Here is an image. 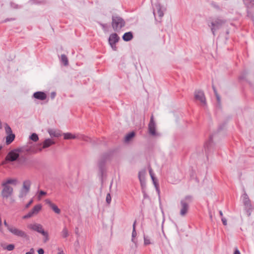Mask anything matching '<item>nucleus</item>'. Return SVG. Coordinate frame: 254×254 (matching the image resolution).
<instances>
[{
    "mask_svg": "<svg viewBox=\"0 0 254 254\" xmlns=\"http://www.w3.org/2000/svg\"><path fill=\"white\" fill-rule=\"evenodd\" d=\"M155 8L153 10V14L155 15V10L157 11L159 17L161 19L164 16V12L162 10V6L159 2L155 4Z\"/></svg>",
    "mask_w": 254,
    "mask_h": 254,
    "instance_id": "obj_13",
    "label": "nucleus"
},
{
    "mask_svg": "<svg viewBox=\"0 0 254 254\" xmlns=\"http://www.w3.org/2000/svg\"><path fill=\"white\" fill-rule=\"evenodd\" d=\"M144 244L145 245H147L151 244L149 238L148 237L144 236Z\"/></svg>",
    "mask_w": 254,
    "mask_h": 254,
    "instance_id": "obj_40",
    "label": "nucleus"
},
{
    "mask_svg": "<svg viewBox=\"0 0 254 254\" xmlns=\"http://www.w3.org/2000/svg\"><path fill=\"white\" fill-rule=\"evenodd\" d=\"M215 96L216 97V99H217V102H218V104H220V101H221V99H220V96L219 95V94H216L215 95Z\"/></svg>",
    "mask_w": 254,
    "mask_h": 254,
    "instance_id": "obj_50",
    "label": "nucleus"
},
{
    "mask_svg": "<svg viewBox=\"0 0 254 254\" xmlns=\"http://www.w3.org/2000/svg\"><path fill=\"white\" fill-rule=\"evenodd\" d=\"M194 98L200 102L203 105H206V100L204 92L202 90H197L194 92Z\"/></svg>",
    "mask_w": 254,
    "mask_h": 254,
    "instance_id": "obj_9",
    "label": "nucleus"
},
{
    "mask_svg": "<svg viewBox=\"0 0 254 254\" xmlns=\"http://www.w3.org/2000/svg\"><path fill=\"white\" fill-rule=\"evenodd\" d=\"M142 193H143V197H144V198H147L148 197V195L146 194V193L145 192V190H142Z\"/></svg>",
    "mask_w": 254,
    "mask_h": 254,
    "instance_id": "obj_58",
    "label": "nucleus"
},
{
    "mask_svg": "<svg viewBox=\"0 0 254 254\" xmlns=\"http://www.w3.org/2000/svg\"><path fill=\"white\" fill-rule=\"evenodd\" d=\"M12 234L22 238H26L27 234L25 232L21 230L18 229L14 227H12L9 231Z\"/></svg>",
    "mask_w": 254,
    "mask_h": 254,
    "instance_id": "obj_12",
    "label": "nucleus"
},
{
    "mask_svg": "<svg viewBox=\"0 0 254 254\" xmlns=\"http://www.w3.org/2000/svg\"><path fill=\"white\" fill-rule=\"evenodd\" d=\"M135 132L133 131H131L127 134L125 137V141H129L135 136Z\"/></svg>",
    "mask_w": 254,
    "mask_h": 254,
    "instance_id": "obj_29",
    "label": "nucleus"
},
{
    "mask_svg": "<svg viewBox=\"0 0 254 254\" xmlns=\"http://www.w3.org/2000/svg\"><path fill=\"white\" fill-rule=\"evenodd\" d=\"M34 253V250L33 248H31L29 252H26L25 254H33Z\"/></svg>",
    "mask_w": 254,
    "mask_h": 254,
    "instance_id": "obj_53",
    "label": "nucleus"
},
{
    "mask_svg": "<svg viewBox=\"0 0 254 254\" xmlns=\"http://www.w3.org/2000/svg\"><path fill=\"white\" fill-rule=\"evenodd\" d=\"M109 44L110 45L111 48L114 51H117V47L116 46V44L109 43Z\"/></svg>",
    "mask_w": 254,
    "mask_h": 254,
    "instance_id": "obj_46",
    "label": "nucleus"
},
{
    "mask_svg": "<svg viewBox=\"0 0 254 254\" xmlns=\"http://www.w3.org/2000/svg\"><path fill=\"white\" fill-rule=\"evenodd\" d=\"M56 93L55 92H52L51 93V99H54L55 96H56Z\"/></svg>",
    "mask_w": 254,
    "mask_h": 254,
    "instance_id": "obj_54",
    "label": "nucleus"
},
{
    "mask_svg": "<svg viewBox=\"0 0 254 254\" xmlns=\"http://www.w3.org/2000/svg\"><path fill=\"white\" fill-rule=\"evenodd\" d=\"M48 131L51 137H58L61 136V132L60 130L50 128L48 129Z\"/></svg>",
    "mask_w": 254,
    "mask_h": 254,
    "instance_id": "obj_19",
    "label": "nucleus"
},
{
    "mask_svg": "<svg viewBox=\"0 0 254 254\" xmlns=\"http://www.w3.org/2000/svg\"><path fill=\"white\" fill-rule=\"evenodd\" d=\"M31 185V182L29 180H25L23 182L22 187L20 190L18 195L19 198H23L26 196L29 192Z\"/></svg>",
    "mask_w": 254,
    "mask_h": 254,
    "instance_id": "obj_5",
    "label": "nucleus"
},
{
    "mask_svg": "<svg viewBox=\"0 0 254 254\" xmlns=\"http://www.w3.org/2000/svg\"><path fill=\"white\" fill-rule=\"evenodd\" d=\"M111 152H107L102 155L98 161V167L100 172L103 174L106 162L110 158Z\"/></svg>",
    "mask_w": 254,
    "mask_h": 254,
    "instance_id": "obj_4",
    "label": "nucleus"
},
{
    "mask_svg": "<svg viewBox=\"0 0 254 254\" xmlns=\"http://www.w3.org/2000/svg\"><path fill=\"white\" fill-rule=\"evenodd\" d=\"M19 152L17 148L10 151L5 158L6 162H14L17 161L19 157Z\"/></svg>",
    "mask_w": 254,
    "mask_h": 254,
    "instance_id": "obj_6",
    "label": "nucleus"
},
{
    "mask_svg": "<svg viewBox=\"0 0 254 254\" xmlns=\"http://www.w3.org/2000/svg\"><path fill=\"white\" fill-rule=\"evenodd\" d=\"M106 201L108 204H110L111 203V195L110 193H108L107 194L106 198Z\"/></svg>",
    "mask_w": 254,
    "mask_h": 254,
    "instance_id": "obj_42",
    "label": "nucleus"
},
{
    "mask_svg": "<svg viewBox=\"0 0 254 254\" xmlns=\"http://www.w3.org/2000/svg\"><path fill=\"white\" fill-rule=\"evenodd\" d=\"M149 174L150 175L151 179L152 180L153 183L155 187L156 190L157 191L158 193L159 194L160 190H159V185H158V183L157 182V181H156L155 177L154 176L152 169H150L149 170Z\"/></svg>",
    "mask_w": 254,
    "mask_h": 254,
    "instance_id": "obj_17",
    "label": "nucleus"
},
{
    "mask_svg": "<svg viewBox=\"0 0 254 254\" xmlns=\"http://www.w3.org/2000/svg\"><path fill=\"white\" fill-rule=\"evenodd\" d=\"M136 235H137V233L136 232L135 229L132 230V235H131V237H132L131 241L133 243H134L135 244H136V242L134 241V238L136 236Z\"/></svg>",
    "mask_w": 254,
    "mask_h": 254,
    "instance_id": "obj_39",
    "label": "nucleus"
},
{
    "mask_svg": "<svg viewBox=\"0 0 254 254\" xmlns=\"http://www.w3.org/2000/svg\"><path fill=\"white\" fill-rule=\"evenodd\" d=\"M27 161V158L26 156L24 155H19V157H18V159L17 160V161L18 163L20 165H25L26 164Z\"/></svg>",
    "mask_w": 254,
    "mask_h": 254,
    "instance_id": "obj_27",
    "label": "nucleus"
},
{
    "mask_svg": "<svg viewBox=\"0 0 254 254\" xmlns=\"http://www.w3.org/2000/svg\"><path fill=\"white\" fill-rule=\"evenodd\" d=\"M89 139V138L88 137H87V136H85V137H84L83 138V139L84 140H85V141H87L88 140V139Z\"/></svg>",
    "mask_w": 254,
    "mask_h": 254,
    "instance_id": "obj_63",
    "label": "nucleus"
},
{
    "mask_svg": "<svg viewBox=\"0 0 254 254\" xmlns=\"http://www.w3.org/2000/svg\"><path fill=\"white\" fill-rule=\"evenodd\" d=\"M46 194L47 192L46 191L41 190L39 191V197H40L43 195H46Z\"/></svg>",
    "mask_w": 254,
    "mask_h": 254,
    "instance_id": "obj_45",
    "label": "nucleus"
},
{
    "mask_svg": "<svg viewBox=\"0 0 254 254\" xmlns=\"http://www.w3.org/2000/svg\"><path fill=\"white\" fill-rule=\"evenodd\" d=\"M212 88H213V91L214 92L215 95L216 94H218V93H217L216 89L213 85H212Z\"/></svg>",
    "mask_w": 254,
    "mask_h": 254,
    "instance_id": "obj_57",
    "label": "nucleus"
},
{
    "mask_svg": "<svg viewBox=\"0 0 254 254\" xmlns=\"http://www.w3.org/2000/svg\"><path fill=\"white\" fill-rule=\"evenodd\" d=\"M42 205L41 204H37L33 208V209L30 211L31 214L33 216L37 214L42 209Z\"/></svg>",
    "mask_w": 254,
    "mask_h": 254,
    "instance_id": "obj_21",
    "label": "nucleus"
},
{
    "mask_svg": "<svg viewBox=\"0 0 254 254\" xmlns=\"http://www.w3.org/2000/svg\"><path fill=\"white\" fill-rule=\"evenodd\" d=\"M29 228L36 231L39 233L42 234L43 235H47V232H45L42 228V226L40 224H31L29 225L28 226Z\"/></svg>",
    "mask_w": 254,
    "mask_h": 254,
    "instance_id": "obj_10",
    "label": "nucleus"
},
{
    "mask_svg": "<svg viewBox=\"0 0 254 254\" xmlns=\"http://www.w3.org/2000/svg\"><path fill=\"white\" fill-rule=\"evenodd\" d=\"M31 144H32V142H29V145H30V146L29 145H25V146H23L21 147L17 148L19 153L31 152L32 150V148H31L32 146Z\"/></svg>",
    "mask_w": 254,
    "mask_h": 254,
    "instance_id": "obj_18",
    "label": "nucleus"
},
{
    "mask_svg": "<svg viewBox=\"0 0 254 254\" xmlns=\"http://www.w3.org/2000/svg\"><path fill=\"white\" fill-rule=\"evenodd\" d=\"M67 187L70 189L71 190L73 188V185L71 184H67Z\"/></svg>",
    "mask_w": 254,
    "mask_h": 254,
    "instance_id": "obj_59",
    "label": "nucleus"
},
{
    "mask_svg": "<svg viewBox=\"0 0 254 254\" xmlns=\"http://www.w3.org/2000/svg\"><path fill=\"white\" fill-rule=\"evenodd\" d=\"M45 202L47 204L53 209V210L57 214H60L61 213V210L54 203H53L50 199H46Z\"/></svg>",
    "mask_w": 254,
    "mask_h": 254,
    "instance_id": "obj_14",
    "label": "nucleus"
},
{
    "mask_svg": "<svg viewBox=\"0 0 254 254\" xmlns=\"http://www.w3.org/2000/svg\"><path fill=\"white\" fill-rule=\"evenodd\" d=\"M145 171H140L138 173V178L139 180V181L141 180H145Z\"/></svg>",
    "mask_w": 254,
    "mask_h": 254,
    "instance_id": "obj_37",
    "label": "nucleus"
},
{
    "mask_svg": "<svg viewBox=\"0 0 254 254\" xmlns=\"http://www.w3.org/2000/svg\"><path fill=\"white\" fill-rule=\"evenodd\" d=\"M42 205L41 204H37L33 208V209L30 211L31 214L33 216L37 214L42 209Z\"/></svg>",
    "mask_w": 254,
    "mask_h": 254,
    "instance_id": "obj_20",
    "label": "nucleus"
},
{
    "mask_svg": "<svg viewBox=\"0 0 254 254\" xmlns=\"http://www.w3.org/2000/svg\"><path fill=\"white\" fill-rule=\"evenodd\" d=\"M15 134L13 133H11L7 134L6 137V143L7 145L10 144L15 138Z\"/></svg>",
    "mask_w": 254,
    "mask_h": 254,
    "instance_id": "obj_26",
    "label": "nucleus"
},
{
    "mask_svg": "<svg viewBox=\"0 0 254 254\" xmlns=\"http://www.w3.org/2000/svg\"><path fill=\"white\" fill-rule=\"evenodd\" d=\"M136 221L135 220L133 224V226H132V230H134V229H135V224H136Z\"/></svg>",
    "mask_w": 254,
    "mask_h": 254,
    "instance_id": "obj_61",
    "label": "nucleus"
},
{
    "mask_svg": "<svg viewBox=\"0 0 254 254\" xmlns=\"http://www.w3.org/2000/svg\"><path fill=\"white\" fill-rule=\"evenodd\" d=\"M125 20L121 17L113 15L112 17V26L113 30L119 32L125 26Z\"/></svg>",
    "mask_w": 254,
    "mask_h": 254,
    "instance_id": "obj_3",
    "label": "nucleus"
},
{
    "mask_svg": "<svg viewBox=\"0 0 254 254\" xmlns=\"http://www.w3.org/2000/svg\"><path fill=\"white\" fill-rule=\"evenodd\" d=\"M4 226L7 228V229L8 230V231H9L11 229V228L13 227V226H9L6 222V220H5L4 221Z\"/></svg>",
    "mask_w": 254,
    "mask_h": 254,
    "instance_id": "obj_44",
    "label": "nucleus"
},
{
    "mask_svg": "<svg viewBox=\"0 0 254 254\" xmlns=\"http://www.w3.org/2000/svg\"><path fill=\"white\" fill-rule=\"evenodd\" d=\"M192 201V197L190 195H186L184 198H182L180 201V215L182 216H185L189 209V204Z\"/></svg>",
    "mask_w": 254,
    "mask_h": 254,
    "instance_id": "obj_2",
    "label": "nucleus"
},
{
    "mask_svg": "<svg viewBox=\"0 0 254 254\" xmlns=\"http://www.w3.org/2000/svg\"><path fill=\"white\" fill-rule=\"evenodd\" d=\"M37 252H38V254H44V251L42 248L39 249L37 251Z\"/></svg>",
    "mask_w": 254,
    "mask_h": 254,
    "instance_id": "obj_52",
    "label": "nucleus"
},
{
    "mask_svg": "<svg viewBox=\"0 0 254 254\" xmlns=\"http://www.w3.org/2000/svg\"><path fill=\"white\" fill-rule=\"evenodd\" d=\"M55 144V142L50 138L46 139L44 140L43 144V148H46L50 147L52 144Z\"/></svg>",
    "mask_w": 254,
    "mask_h": 254,
    "instance_id": "obj_25",
    "label": "nucleus"
},
{
    "mask_svg": "<svg viewBox=\"0 0 254 254\" xmlns=\"http://www.w3.org/2000/svg\"><path fill=\"white\" fill-rule=\"evenodd\" d=\"M3 249L7 250V251H12L15 247L14 245L13 244H9L6 246H2Z\"/></svg>",
    "mask_w": 254,
    "mask_h": 254,
    "instance_id": "obj_34",
    "label": "nucleus"
},
{
    "mask_svg": "<svg viewBox=\"0 0 254 254\" xmlns=\"http://www.w3.org/2000/svg\"><path fill=\"white\" fill-rule=\"evenodd\" d=\"M58 250L60 251V252L58 253V254H64V252L63 251H60V249L59 248Z\"/></svg>",
    "mask_w": 254,
    "mask_h": 254,
    "instance_id": "obj_62",
    "label": "nucleus"
},
{
    "mask_svg": "<svg viewBox=\"0 0 254 254\" xmlns=\"http://www.w3.org/2000/svg\"><path fill=\"white\" fill-rule=\"evenodd\" d=\"M63 237L66 238L68 236V232L66 227H64L62 232Z\"/></svg>",
    "mask_w": 254,
    "mask_h": 254,
    "instance_id": "obj_38",
    "label": "nucleus"
},
{
    "mask_svg": "<svg viewBox=\"0 0 254 254\" xmlns=\"http://www.w3.org/2000/svg\"><path fill=\"white\" fill-rule=\"evenodd\" d=\"M225 123L223 124L222 125H220L218 127V131H220L223 129V127L225 126Z\"/></svg>",
    "mask_w": 254,
    "mask_h": 254,
    "instance_id": "obj_56",
    "label": "nucleus"
},
{
    "mask_svg": "<svg viewBox=\"0 0 254 254\" xmlns=\"http://www.w3.org/2000/svg\"><path fill=\"white\" fill-rule=\"evenodd\" d=\"M120 40V37L117 33L111 34L109 38V43L111 44H116Z\"/></svg>",
    "mask_w": 254,
    "mask_h": 254,
    "instance_id": "obj_16",
    "label": "nucleus"
},
{
    "mask_svg": "<svg viewBox=\"0 0 254 254\" xmlns=\"http://www.w3.org/2000/svg\"><path fill=\"white\" fill-rule=\"evenodd\" d=\"M234 254H241V253L240 251L237 249H236L234 252Z\"/></svg>",
    "mask_w": 254,
    "mask_h": 254,
    "instance_id": "obj_60",
    "label": "nucleus"
},
{
    "mask_svg": "<svg viewBox=\"0 0 254 254\" xmlns=\"http://www.w3.org/2000/svg\"><path fill=\"white\" fill-rule=\"evenodd\" d=\"M149 133L153 136L156 134V124L154 120L153 116H152L148 125Z\"/></svg>",
    "mask_w": 254,
    "mask_h": 254,
    "instance_id": "obj_11",
    "label": "nucleus"
},
{
    "mask_svg": "<svg viewBox=\"0 0 254 254\" xmlns=\"http://www.w3.org/2000/svg\"><path fill=\"white\" fill-rule=\"evenodd\" d=\"M226 22V20L220 17L210 18L208 25L210 28L213 35L215 36V32L220 29Z\"/></svg>",
    "mask_w": 254,
    "mask_h": 254,
    "instance_id": "obj_1",
    "label": "nucleus"
},
{
    "mask_svg": "<svg viewBox=\"0 0 254 254\" xmlns=\"http://www.w3.org/2000/svg\"><path fill=\"white\" fill-rule=\"evenodd\" d=\"M140 185L141 187L142 190H145V188L146 187V183H145V180H141L140 181Z\"/></svg>",
    "mask_w": 254,
    "mask_h": 254,
    "instance_id": "obj_41",
    "label": "nucleus"
},
{
    "mask_svg": "<svg viewBox=\"0 0 254 254\" xmlns=\"http://www.w3.org/2000/svg\"><path fill=\"white\" fill-rule=\"evenodd\" d=\"M0 232L1 233L3 234V229L2 228V226H0Z\"/></svg>",
    "mask_w": 254,
    "mask_h": 254,
    "instance_id": "obj_64",
    "label": "nucleus"
},
{
    "mask_svg": "<svg viewBox=\"0 0 254 254\" xmlns=\"http://www.w3.org/2000/svg\"><path fill=\"white\" fill-rule=\"evenodd\" d=\"M33 199H31L27 204H26V205H25V208H28L30 206V205L33 203Z\"/></svg>",
    "mask_w": 254,
    "mask_h": 254,
    "instance_id": "obj_48",
    "label": "nucleus"
},
{
    "mask_svg": "<svg viewBox=\"0 0 254 254\" xmlns=\"http://www.w3.org/2000/svg\"><path fill=\"white\" fill-rule=\"evenodd\" d=\"M133 34L130 31L125 33L123 35L122 38L124 41L126 42H128L132 40L133 39Z\"/></svg>",
    "mask_w": 254,
    "mask_h": 254,
    "instance_id": "obj_24",
    "label": "nucleus"
},
{
    "mask_svg": "<svg viewBox=\"0 0 254 254\" xmlns=\"http://www.w3.org/2000/svg\"><path fill=\"white\" fill-rule=\"evenodd\" d=\"M61 62L63 63L65 66H66L68 64V61L67 58L64 54L61 55Z\"/></svg>",
    "mask_w": 254,
    "mask_h": 254,
    "instance_id": "obj_30",
    "label": "nucleus"
},
{
    "mask_svg": "<svg viewBox=\"0 0 254 254\" xmlns=\"http://www.w3.org/2000/svg\"><path fill=\"white\" fill-rule=\"evenodd\" d=\"M99 24L102 26V28L104 30H106V29L107 27V24H102L101 23H99Z\"/></svg>",
    "mask_w": 254,
    "mask_h": 254,
    "instance_id": "obj_51",
    "label": "nucleus"
},
{
    "mask_svg": "<svg viewBox=\"0 0 254 254\" xmlns=\"http://www.w3.org/2000/svg\"><path fill=\"white\" fill-rule=\"evenodd\" d=\"M10 5H11V7H12L13 8H19V6L17 4H15L13 2H11Z\"/></svg>",
    "mask_w": 254,
    "mask_h": 254,
    "instance_id": "obj_49",
    "label": "nucleus"
},
{
    "mask_svg": "<svg viewBox=\"0 0 254 254\" xmlns=\"http://www.w3.org/2000/svg\"><path fill=\"white\" fill-rule=\"evenodd\" d=\"M5 131L7 134L12 133V129L9 126L5 124Z\"/></svg>",
    "mask_w": 254,
    "mask_h": 254,
    "instance_id": "obj_36",
    "label": "nucleus"
},
{
    "mask_svg": "<svg viewBox=\"0 0 254 254\" xmlns=\"http://www.w3.org/2000/svg\"><path fill=\"white\" fill-rule=\"evenodd\" d=\"M212 142V135L210 136L209 141L204 145V147L206 152L209 150V148L211 146Z\"/></svg>",
    "mask_w": 254,
    "mask_h": 254,
    "instance_id": "obj_32",
    "label": "nucleus"
},
{
    "mask_svg": "<svg viewBox=\"0 0 254 254\" xmlns=\"http://www.w3.org/2000/svg\"><path fill=\"white\" fill-rule=\"evenodd\" d=\"M42 205L41 204H37L33 208V209L30 211L31 214L33 216L37 214L42 209Z\"/></svg>",
    "mask_w": 254,
    "mask_h": 254,
    "instance_id": "obj_22",
    "label": "nucleus"
},
{
    "mask_svg": "<svg viewBox=\"0 0 254 254\" xmlns=\"http://www.w3.org/2000/svg\"><path fill=\"white\" fill-rule=\"evenodd\" d=\"M33 97L37 99L44 100L47 98V95L44 92L37 91L33 94Z\"/></svg>",
    "mask_w": 254,
    "mask_h": 254,
    "instance_id": "obj_15",
    "label": "nucleus"
},
{
    "mask_svg": "<svg viewBox=\"0 0 254 254\" xmlns=\"http://www.w3.org/2000/svg\"><path fill=\"white\" fill-rule=\"evenodd\" d=\"M3 189L1 192V195L3 198H8L13 193V189L9 185L1 184Z\"/></svg>",
    "mask_w": 254,
    "mask_h": 254,
    "instance_id": "obj_7",
    "label": "nucleus"
},
{
    "mask_svg": "<svg viewBox=\"0 0 254 254\" xmlns=\"http://www.w3.org/2000/svg\"><path fill=\"white\" fill-rule=\"evenodd\" d=\"M244 3L248 8L254 6V0H243Z\"/></svg>",
    "mask_w": 254,
    "mask_h": 254,
    "instance_id": "obj_28",
    "label": "nucleus"
},
{
    "mask_svg": "<svg viewBox=\"0 0 254 254\" xmlns=\"http://www.w3.org/2000/svg\"><path fill=\"white\" fill-rule=\"evenodd\" d=\"M17 181L15 179H8L6 182H3L2 184H6L8 185L9 184H13L15 185L16 184Z\"/></svg>",
    "mask_w": 254,
    "mask_h": 254,
    "instance_id": "obj_33",
    "label": "nucleus"
},
{
    "mask_svg": "<svg viewBox=\"0 0 254 254\" xmlns=\"http://www.w3.org/2000/svg\"><path fill=\"white\" fill-rule=\"evenodd\" d=\"M221 220H222V222L223 223V224L225 226H226L227 224V219L224 218V217H222L221 218Z\"/></svg>",
    "mask_w": 254,
    "mask_h": 254,
    "instance_id": "obj_47",
    "label": "nucleus"
},
{
    "mask_svg": "<svg viewBox=\"0 0 254 254\" xmlns=\"http://www.w3.org/2000/svg\"><path fill=\"white\" fill-rule=\"evenodd\" d=\"M44 236H45V239L44 240V242L45 243L47 241H48L49 240V238H48V233L47 232V235H43Z\"/></svg>",
    "mask_w": 254,
    "mask_h": 254,
    "instance_id": "obj_55",
    "label": "nucleus"
},
{
    "mask_svg": "<svg viewBox=\"0 0 254 254\" xmlns=\"http://www.w3.org/2000/svg\"><path fill=\"white\" fill-rule=\"evenodd\" d=\"M32 216H33L31 214L30 212L29 211L26 215H24L22 218L24 219H26L31 218Z\"/></svg>",
    "mask_w": 254,
    "mask_h": 254,
    "instance_id": "obj_43",
    "label": "nucleus"
},
{
    "mask_svg": "<svg viewBox=\"0 0 254 254\" xmlns=\"http://www.w3.org/2000/svg\"><path fill=\"white\" fill-rule=\"evenodd\" d=\"M243 203L245 209L248 216L250 215L251 211L253 209L252 205L247 194L245 192L243 194Z\"/></svg>",
    "mask_w": 254,
    "mask_h": 254,
    "instance_id": "obj_8",
    "label": "nucleus"
},
{
    "mask_svg": "<svg viewBox=\"0 0 254 254\" xmlns=\"http://www.w3.org/2000/svg\"><path fill=\"white\" fill-rule=\"evenodd\" d=\"M30 139L33 141H37L39 139L38 135L35 133H33L29 137Z\"/></svg>",
    "mask_w": 254,
    "mask_h": 254,
    "instance_id": "obj_35",
    "label": "nucleus"
},
{
    "mask_svg": "<svg viewBox=\"0 0 254 254\" xmlns=\"http://www.w3.org/2000/svg\"><path fill=\"white\" fill-rule=\"evenodd\" d=\"M64 139H74L76 138V136L73 135L71 133H64Z\"/></svg>",
    "mask_w": 254,
    "mask_h": 254,
    "instance_id": "obj_31",
    "label": "nucleus"
},
{
    "mask_svg": "<svg viewBox=\"0 0 254 254\" xmlns=\"http://www.w3.org/2000/svg\"><path fill=\"white\" fill-rule=\"evenodd\" d=\"M42 205L41 204H37L33 208V209L30 211L31 214L33 216L37 214L42 209Z\"/></svg>",
    "mask_w": 254,
    "mask_h": 254,
    "instance_id": "obj_23",
    "label": "nucleus"
}]
</instances>
